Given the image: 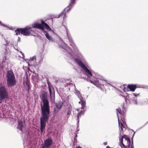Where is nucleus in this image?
I'll return each mask as SVG.
<instances>
[{
    "mask_svg": "<svg viewBox=\"0 0 148 148\" xmlns=\"http://www.w3.org/2000/svg\"><path fill=\"white\" fill-rule=\"evenodd\" d=\"M72 45V44H70V45Z\"/></svg>",
    "mask_w": 148,
    "mask_h": 148,
    "instance_id": "obj_36",
    "label": "nucleus"
},
{
    "mask_svg": "<svg viewBox=\"0 0 148 148\" xmlns=\"http://www.w3.org/2000/svg\"><path fill=\"white\" fill-rule=\"evenodd\" d=\"M0 24L1 25L3 26H4L5 27H8L2 23L0 21Z\"/></svg>",
    "mask_w": 148,
    "mask_h": 148,
    "instance_id": "obj_25",
    "label": "nucleus"
},
{
    "mask_svg": "<svg viewBox=\"0 0 148 148\" xmlns=\"http://www.w3.org/2000/svg\"><path fill=\"white\" fill-rule=\"evenodd\" d=\"M76 140V139L75 138H74V140Z\"/></svg>",
    "mask_w": 148,
    "mask_h": 148,
    "instance_id": "obj_34",
    "label": "nucleus"
},
{
    "mask_svg": "<svg viewBox=\"0 0 148 148\" xmlns=\"http://www.w3.org/2000/svg\"><path fill=\"white\" fill-rule=\"evenodd\" d=\"M42 103L41 104L42 116L40 118V130L42 132L44 130L46 123L49 117L50 109L49 102L47 99V95L45 92H42L40 96Z\"/></svg>",
    "mask_w": 148,
    "mask_h": 148,
    "instance_id": "obj_1",
    "label": "nucleus"
},
{
    "mask_svg": "<svg viewBox=\"0 0 148 148\" xmlns=\"http://www.w3.org/2000/svg\"><path fill=\"white\" fill-rule=\"evenodd\" d=\"M60 43L62 44V45H60V44L59 43V45L60 46V47L63 49H65L69 53H70L71 52V49L70 48L67 47V45L66 43H64V42L62 40H60Z\"/></svg>",
    "mask_w": 148,
    "mask_h": 148,
    "instance_id": "obj_13",
    "label": "nucleus"
},
{
    "mask_svg": "<svg viewBox=\"0 0 148 148\" xmlns=\"http://www.w3.org/2000/svg\"><path fill=\"white\" fill-rule=\"evenodd\" d=\"M78 127H79V125L78 124L77 125V129L76 132H77V131H78L79 130V129L78 128Z\"/></svg>",
    "mask_w": 148,
    "mask_h": 148,
    "instance_id": "obj_26",
    "label": "nucleus"
},
{
    "mask_svg": "<svg viewBox=\"0 0 148 148\" xmlns=\"http://www.w3.org/2000/svg\"><path fill=\"white\" fill-rule=\"evenodd\" d=\"M76 137H77V135H76Z\"/></svg>",
    "mask_w": 148,
    "mask_h": 148,
    "instance_id": "obj_37",
    "label": "nucleus"
},
{
    "mask_svg": "<svg viewBox=\"0 0 148 148\" xmlns=\"http://www.w3.org/2000/svg\"><path fill=\"white\" fill-rule=\"evenodd\" d=\"M25 124L24 121H23L21 120H19L18 121V125L17 127V128L23 132V130L24 129V125Z\"/></svg>",
    "mask_w": 148,
    "mask_h": 148,
    "instance_id": "obj_15",
    "label": "nucleus"
},
{
    "mask_svg": "<svg viewBox=\"0 0 148 148\" xmlns=\"http://www.w3.org/2000/svg\"><path fill=\"white\" fill-rule=\"evenodd\" d=\"M53 96H54V94H53Z\"/></svg>",
    "mask_w": 148,
    "mask_h": 148,
    "instance_id": "obj_38",
    "label": "nucleus"
},
{
    "mask_svg": "<svg viewBox=\"0 0 148 148\" xmlns=\"http://www.w3.org/2000/svg\"><path fill=\"white\" fill-rule=\"evenodd\" d=\"M75 3V1H71L68 6L64 10L61 12L57 18H58L62 16L63 17V18L64 19L66 17L65 14L69 12L71 9L72 8V7L74 5Z\"/></svg>",
    "mask_w": 148,
    "mask_h": 148,
    "instance_id": "obj_8",
    "label": "nucleus"
},
{
    "mask_svg": "<svg viewBox=\"0 0 148 148\" xmlns=\"http://www.w3.org/2000/svg\"><path fill=\"white\" fill-rule=\"evenodd\" d=\"M75 93L76 95L78 97L80 100L82 99V97L80 94V92L78 90H76Z\"/></svg>",
    "mask_w": 148,
    "mask_h": 148,
    "instance_id": "obj_22",
    "label": "nucleus"
},
{
    "mask_svg": "<svg viewBox=\"0 0 148 148\" xmlns=\"http://www.w3.org/2000/svg\"><path fill=\"white\" fill-rule=\"evenodd\" d=\"M80 101L79 102V103L81 104H82V108H84L86 106V102L84 100V99L82 97V99L80 100Z\"/></svg>",
    "mask_w": 148,
    "mask_h": 148,
    "instance_id": "obj_21",
    "label": "nucleus"
},
{
    "mask_svg": "<svg viewBox=\"0 0 148 148\" xmlns=\"http://www.w3.org/2000/svg\"><path fill=\"white\" fill-rule=\"evenodd\" d=\"M36 56H34L32 57L31 58L29 59V62L32 65H35V62H36Z\"/></svg>",
    "mask_w": 148,
    "mask_h": 148,
    "instance_id": "obj_19",
    "label": "nucleus"
},
{
    "mask_svg": "<svg viewBox=\"0 0 148 148\" xmlns=\"http://www.w3.org/2000/svg\"><path fill=\"white\" fill-rule=\"evenodd\" d=\"M56 108L54 109V111L55 113H58V112L60 109L62 108V104L61 102H58L56 104Z\"/></svg>",
    "mask_w": 148,
    "mask_h": 148,
    "instance_id": "obj_16",
    "label": "nucleus"
},
{
    "mask_svg": "<svg viewBox=\"0 0 148 148\" xmlns=\"http://www.w3.org/2000/svg\"><path fill=\"white\" fill-rule=\"evenodd\" d=\"M6 60H7V59H6V58L5 57V59H4L3 62H7Z\"/></svg>",
    "mask_w": 148,
    "mask_h": 148,
    "instance_id": "obj_27",
    "label": "nucleus"
},
{
    "mask_svg": "<svg viewBox=\"0 0 148 148\" xmlns=\"http://www.w3.org/2000/svg\"><path fill=\"white\" fill-rule=\"evenodd\" d=\"M79 121H78V124L79 123Z\"/></svg>",
    "mask_w": 148,
    "mask_h": 148,
    "instance_id": "obj_33",
    "label": "nucleus"
},
{
    "mask_svg": "<svg viewBox=\"0 0 148 148\" xmlns=\"http://www.w3.org/2000/svg\"><path fill=\"white\" fill-rule=\"evenodd\" d=\"M32 26L34 28L41 29L43 31L44 33H46L45 36L46 38L49 41L51 42L53 41L51 37L49 35L48 33H46V32L44 31V28L49 31H51V29L47 23H45L43 21H41V24L35 23L32 25Z\"/></svg>",
    "mask_w": 148,
    "mask_h": 148,
    "instance_id": "obj_2",
    "label": "nucleus"
},
{
    "mask_svg": "<svg viewBox=\"0 0 148 148\" xmlns=\"http://www.w3.org/2000/svg\"><path fill=\"white\" fill-rule=\"evenodd\" d=\"M16 35H18V34H21V28H18L15 31Z\"/></svg>",
    "mask_w": 148,
    "mask_h": 148,
    "instance_id": "obj_23",
    "label": "nucleus"
},
{
    "mask_svg": "<svg viewBox=\"0 0 148 148\" xmlns=\"http://www.w3.org/2000/svg\"><path fill=\"white\" fill-rule=\"evenodd\" d=\"M139 95V94H135L133 93L132 94L127 95L125 98V99L126 101L127 100H128L130 102L135 104H137L136 99V97Z\"/></svg>",
    "mask_w": 148,
    "mask_h": 148,
    "instance_id": "obj_9",
    "label": "nucleus"
},
{
    "mask_svg": "<svg viewBox=\"0 0 148 148\" xmlns=\"http://www.w3.org/2000/svg\"><path fill=\"white\" fill-rule=\"evenodd\" d=\"M106 148H111L109 147L108 146H107L106 147Z\"/></svg>",
    "mask_w": 148,
    "mask_h": 148,
    "instance_id": "obj_30",
    "label": "nucleus"
},
{
    "mask_svg": "<svg viewBox=\"0 0 148 148\" xmlns=\"http://www.w3.org/2000/svg\"><path fill=\"white\" fill-rule=\"evenodd\" d=\"M133 147L132 145V148H133Z\"/></svg>",
    "mask_w": 148,
    "mask_h": 148,
    "instance_id": "obj_32",
    "label": "nucleus"
},
{
    "mask_svg": "<svg viewBox=\"0 0 148 148\" xmlns=\"http://www.w3.org/2000/svg\"><path fill=\"white\" fill-rule=\"evenodd\" d=\"M52 141L51 139H48L45 141V145L46 147H47L50 146L52 143Z\"/></svg>",
    "mask_w": 148,
    "mask_h": 148,
    "instance_id": "obj_18",
    "label": "nucleus"
},
{
    "mask_svg": "<svg viewBox=\"0 0 148 148\" xmlns=\"http://www.w3.org/2000/svg\"><path fill=\"white\" fill-rule=\"evenodd\" d=\"M105 145H106V143H104Z\"/></svg>",
    "mask_w": 148,
    "mask_h": 148,
    "instance_id": "obj_31",
    "label": "nucleus"
},
{
    "mask_svg": "<svg viewBox=\"0 0 148 148\" xmlns=\"http://www.w3.org/2000/svg\"><path fill=\"white\" fill-rule=\"evenodd\" d=\"M64 27L65 28V31H66V34H67V36H68V38H69V41L70 42H71V43H73V44L74 45V46H73V48L75 50L77 49V48L76 47V46H75V45H74V44L73 43V40L72 39V38H71V37L70 36V35L68 34V29H67V27H66L65 26H64Z\"/></svg>",
    "mask_w": 148,
    "mask_h": 148,
    "instance_id": "obj_17",
    "label": "nucleus"
},
{
    "mask_svg": "<svg viewBox=\"0 0 148 148\" xmlns=\"http://www.w3.org/2000/svg\"><path fill=\"white\" fill-rule=\"evenodd\" d=\"M75 61L85 71L86 74L88 75L89 78V79H88V81L90 82V79L92 80V79H94V77L93 78H91V77H92V74L91 72L83 63L80 60L76 58Z\"/></svg>",
    "mask_w": 148,
    "mask_h": 148,
    "instance_id": "obj_6",
    "label": "nucleus"
},
{
    "mask_svg": "<svg viewBox=\"0 0 148 148\" xmlns=\"http://www.w3.org/2000/svg\"><path fill=\"white\" fill-rule=\"evenodd\" d=\"M8 96V92L4 84L0 83V103L3 100L7 98Z\"/></svg>",
    "mask_w": 148,
    "mask_h": 148,
    "instance_id": "obj_5",
    "label": "nucleus"
},
{
    "mask_svg": "<svg viewBox=\"0 0 148 148\" xmlns=\"http://www.w3.org/2000/svg\"><path fill=\"white\" fill-rule=\"evenodd\" d=\"M43 148H45V147L44 146H43Z\"/></svg>",
    "mask_w": 148,
    "mask_h": 148,
    "instance_id": "obj_35",
    "label": "nucleus"
},
{
    "mask_svg": "<svg viewBox=\"0 0 148 148\" xmlns=\"http://www.w3.org/2000/svg\"><path fill=\"white\" fill-rule=\"evenodd\" d=\"M118 122L119 125L120 126V128L119 129L120 132L119 133L120 136L119 137V138L120 137L121 139L122 138V137L123 136V128H126L127 127V125L125 124V123L124 122V121L123 120L122 118L121 120H120L119 119Z\"/></svg>",
    "mask_w": 148,
    "mask_h": 148,
    "instance_id": "obj_11",
    "label": "nucleus"
},
{
    "mask_svg": "<svg viewBox=\"0 0 148 148\" xmlns=\"http://www.w3.org/2000/svg\"><path fill=\"white\" fill-rule=\"evenodd\" d=\"M49 92L51 98L52 99V91L51 89L50 88H49Z\"/></svg>",
    "mask_w": 148,
    "mask_h": 148,
    "instance_id": "obj_24",
    "label": "nucleus"
},
{
    "mask_svg": "<svg viewBox=\"0 0 148 148\" xmlns=\"http://www.w3.org/2000/svg\"><path fill=\"white\" fill-rule=\"evenodd\" d=\"M120 144L121 147L123 148H129L131 143V141L130 138L127 136L123 135L122 138L121 139L120 137Z\"/></svg>",
    "mask_w": 148,
    "mask_h": 148,
    "instance_id": "obj_4",
    "label": "nucleus"
},
{
    "mask_svg": "<svg viewBox=\"0 0 148 148\" xmlns=\"http://www.w3.org/2000/svg\"><path fill=\"white\" fill-rule=\"evenodd\" d=\"M76 148H82L80 147V146H77V147Z\"/></svg>",
    "mask_w": 148,
    "mask_h": 148,
    "instance_id": "obj_28",
    "label": "nucleus"
},
{
    "mask_svg": "<svg viewBox=\"0 0 148 148\" xmlns=\"http://www.w3.org/2000/svg\"><path fill=\"white\" fill-rule=\"evenodd\" d=\"M94 79H92V80L90 79V82L95 85L97 87H99L103 86L105 85H108L109 84V83H107L105 80L95 77H94Z\"/></svg>",
    "mask_w": 148,
    "mask_h": 148,
    "instance_id": "obj_7",
    "label": "nucleus"
},
{
    "mask_svg": "<svg viewBox=\"0 0 148 148\" xmlns=\"http://www.w3.org/2000/svg\"><path fill=\"white\" fill-rule=\"evenodd\" d=\"M21 34L26 36H28L32 34V32H34V30L32 28L27 26L23 28H21Z\"/></svg>",
    "mask_w": 148,
    "mask_h": 148,
    "instance_id": "obj_10",
    "label": "nucleus"
},
{
    "mask_svg": "<svg viewBox=\"0 0 148 148\" xmlns=\"http://www.w3.org/2000/svg\"><path fill=\"white\" fill-rule=\"evenodd\" d=\"M117 114V117L118 118V120L119 119L120 120H121V119L122 118V119L124 121V116L123 114L121 113V111L120 108H117L116 109Z\"/></svg>",
    "mask_w": 148,
    "mask_h": 148,
    "instance_id": "obj_14",
    "label": "nucleus"
},
{
    "mask_svg": "<svg viewBox=\"0 0 148 148\" xmlns=\"http://www.w3.org/2000/svg\"><path fill=\"white\" fill-rule=\"evenodd\" d=\"M123 90L125 91H132L134 92L136 88V85L133 84H129L126 87H124V86H123Z\"/></svg>",
    "mask_w": 148,
    "mask_h": 148,
    "instance_id": "obj_12",
    "label": "nucleus"
},
{
    "mask_svg": "<svg viewBox=\"0 0 148 148\" xmlns=\"http://www.w3.org/2000/svg\"><path fill=\"white\" fill-rule=\"evenodd\" d=\"M7 83L8 87L14 86L16 83L15 77L13 72L10 70L7 71L6 75Z\"/></svg>",
    "mask_w": 148,
    "mask_h": 148,
    "instance_id": "obj_3",
    "label": "nucleus"
},
{
    "mask_svg": "<svg viewBox=\"0 0 148 148\" xmlns=\"http://www.w3.org/2000/svg\"><path fill=\"white\" fill-rule=\"evenodd\" d=\"M80 113H79L78 114V119L79 118V114H80Z\"/></svg>",
    "mask_w": 148,
    "mask_h": 148,
    "instance_id": "obj_29",
    "label": "nucleus"
},
{
    "mask_svg": "<svg viewBox=\"0 0 148 148\" xmlns=\"http://www.w3.org/2000/svg\"><path fill=\"white\" fill-rule=\"evenodd\" d=\"M67 117H69V115L71 113V111L72 110V106L70 104L67 105Z\"/></svg>",
    "mask_w": 148,
    "mask_h": 148,
    "instance_id": "obj_20",
    "label": "nucleus"
}]
</instances>
